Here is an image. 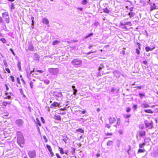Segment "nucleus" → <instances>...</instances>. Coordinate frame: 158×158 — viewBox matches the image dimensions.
<instances>
[{
    "instance_id": "obj_51",
    "label": "nucleus",
    "mask_w": 158,
    "mask_h": 158,
    "mask_svg": "<svg viewBox=\"0 0 158 158\" xmlns=\"http://www.w3.org/2000/svg\"><path fill=\"white\" fill-rule=\"evenodd\" d=\"M5 70L8 73H10V70L9 68H6Z\"/></svg>"
},
{
    "instance_id": "obj_46",
    "label": "nucleus",
    "mask_w": 158,
    "mask_h": 158,
    "mask_svg": "<svg viewBox=\"0 0 158 158\" xmlns=\"http://www.w3.org/2000/svg\"><path fill=\"white\" fill-rule=\"evenodd\" d=\"M124 117L126 118H128L131 117V115L130 114H126Z\"/></svg>"
},
{
    "instance_id": "obj_28",
    "label": "nucleus",
    "mask_w": 158,
    "mask_h": 158,
    "mask_svg": "<svg viewBox=\"0 0 158 158\" xmlns=\"http://www.w3.org/2000/svg\"><path fill=\"white\" fill-rule=\"evenodd\" d=\"M5 19V21L6 22V23H9V17L8 16L6 17Z\"/></svg>"
},
{
    "instance_id": "obj_34",
    "label": "nucleus",
    "mask_w": 158,
    "mask_h": 158,
    "mask_svg": "<svg viewBox=\"0 0 158 158\" xmlns=\"http://www.w3.org/2000/svg\"><path fill=\"white\" fill-rule=\"evenodd\" d=\"M46 147H47V148H48V151L49 152H51V151H52V149L51 148L50 146L47 144L46 145Z\"/></svg>"
},
{
    "instance_id": "obj_61",
    "label": "nucleus",
    "mask_w": 158,
    "mask_h": 158,
    "mask_svg": "<svg viewBox=\"0 0 158 158\" xmlns=\"http://www.w3.org/2000/svg\"><path fill=\"white\" fill-rule=\"evenodd\" d=\"M5 86L6 88V89L7 90H8L9 89V88L7 86V85H5Z\"/></svg>"
},
{
    "instance_id": "obj_11",
    "label": "nucleus",
    "mask_w": 158,
    "mask_h": 158,
    "mask_svg": "<svg viewBox=\"0 0 158 158\" xmlns=\"http://www.w3.org/2000/svg\"><path fill=\"white\" fill-rule=\"evenodd\" d=\"M34 48V47L31 44H30L29 45V46L28 49H26V50L27 52L32 50Z\"/></svg>"
},
{
    "instance_id": "obj_22",
    "label": "nucleus",
    "mask_w": 158,
    "mask_h": 158,
    "mask_svg": "<svg viewBox=\"0 0 158 158\" xmlns=\"http://www.w3.org/2000/svg\"><path fill=\"white\" fill-rule=\"evenodd\" d=\"M35 122L39 126H41V124L40 123V121L37 118H36V120L35 121Z\"/></svg>"
},
{
    "instance_id": "obj_12",
    "label": "nucleus",
    "mask_w": 158,
    "mask_h": 158,
    "mask_svg": "<svg viewBox=\"0 0 158 158\" xmlns=\"http://www.w3.org/2000/svg\"><path fill=\"white\" fill-rule=\"evenodd\" d=\"M59 104L57 102H53L50 106L51 108H53L56 106H58Z\"/></svg>"
},
{
    "instance_id": "obj_3",
    "label": "nucleus",
    "mask_w": 158,
    "mask_h": 158,
    "mask_svg": "<svg viewBox=\"0 0 158 158\" xmlns=\"http://www.w3.org/2000/svg\"><path fill=\"white\" fill-rule=\"evenodd\" d=\"M146 133V131H138L136 134V139H138V137L140 138L142 137L143 139L145 136Z\"/></svg>"
},
{
    "instance_id": "obj_45",
    "label": "nucleus",
    "mask_w": 158,
    "mask_h": 158,
    "mask_svg": "<svg viewBox=\"0 0 158 158\" xmlns=\"http://www.w3.org/2000/svg\"><path fill=\"white\" fill-rule=\"evenodd\" d=\"M131 110V108L128 107L127 108L126 111L127 112H129Z\"/></svg>"
},
{
    "instance_id": "obj_9",
    "label": "nucleus",
    "mask_w": 158,
    "mask_h": 158,
    "mask_svg": "<svg viewBox=\"0 0 158 158\" xmlns=\"http://www.w3.org/2000/svg\"><path fill=\"white\" fill-rule=\"evenodd\" d=\"M109 122L110 124H112L116 122V119L114 118L110 117L109 119Z\"/></svg>"
},
{
    "instance_id": "obj_64",
    "label": "nucleus",
    "mask_w": 158,
    "mask_h": 158,
    "mask_svg": "<svg viewBox=\"0 0 158 158\" xmlns=\"http://www.w3.org/2000/svg\"><path fill=\"white\" fill-rule=\"evenodd\" d=\"M41 121H42V122L43 123H44V118L41 117Z\"/></svg>"
},
{
    "instance_id": "obj_39",
    "label": "nucleus",
    "mask_w": 158,
    "mask_h": 158,
    "mask_svg": "<svg viewBox=\"0 0 158 158\" xmlns=\"http://www.w3.org/2000/svg\"><path fill=\"white\" fill-rule=\"evenodd\" d=\"M145 95L144 94H143L140 93L139 94V96L140 98H142L143 97L145 96Z\"/></svg>"
},
{
    "instance_id": "obj_54",
    "label": "nucleus",
    "mask_w": 158,
    "mask_h": 158,
    "mask_svg": "<svg viewBox=\"0 0 158 158\" xmlns=\"http://www.w3.org/2000/svg\"><path fill=\"white\" fill-rule=\"evenodd\" d=\"M10 50L12 52V54L14 55H15V53H14L13 50L12 49V48H10Z\"/></svg>"
},
{
    "instance_id": "obj_41",
    "label": "nucleus",
    "mask_w": 158,
    "mask_h": 158,
    "mask_svg": "<svg viewBox=\"0 0 158 158\" xmlns=\"http://www.w3.org/2000/svg\"><path fill=\"white\" fill-rule=\"evenodd\" d=\"M59 148L60 149V151L61 153L63 154L64 153V152L63 151V149L62 148L59 147Z\"/></svg>"
},
{
    "instance_id": "obj_52",
    "label": "nucleus",
    "mask_w": 158,
    "mask_h": 158,
    "mask_svg": "<svg viewBox=\"0 0 158 158\" xmlns=\"http://www.w3.org/2000/svg\"><path fill=\"white\" fill-rule=\"evenodd\" d=\"M136 53L138 55H139L140 53V51L137 48L136 49Z\"/></svg>"
},
{
    "instance_id": "obj_19",
    "label": "nucleus",
    "mask_w": 158,
    "mask_h": 158,
    "mask_svg": "<svg viewBox=\"0 0 158 158\" xmlns=\"http://www.w3.org/2000/svg\"><path fill=\"white\" fill-rule=\"evenodd\" d=\"M143 139H144V143H145L146 144L147 142H149L150 140V139L149 138L145 137H144Z\"/></svg>"
},
{
    "instance_id": "obj_10",
    "label": "nucleus",
    "mask_w": 158,
    "mask_h": 158,
    "mask_svg": "<svg viewBox=\"0 0 158 158\" xmlns=\"http://www.w3.org/2000/svg\"><path fill=\"white\" fill-rule=\"evenodd\" d=\"M5 94L7 96V97H6L5 98L9 99L11 98V95H12V94L11 92H10L9 93H6Z\"/></svg>"
},
{
    "instance_id": "obj_7",
    "label": "nucleus",
    "mask_w": 158,
    "mask_h": 158,
    "mask_svg": "<svg viewBox=\"0 0 158 158\" xmlns=\"http://www.w3.org/2000/svg\"><path fill=\"white\" fill-rule=\"evenodd\" d=\"M16 123L17 125L21 126L23 125V122L22 119H19L16 121Z\"/></svg>"
},
{
    "instance_id": "obj_36",
    "label": "nucleus",
    "mask_w": 158,
    "mask_h": 158,
    "mask_svg": "<svg viewBox=\"0 0 158 158\" xmlns=\"http://www.w3.org/2000/svg\"><path fill=\"white\" fill-rule=\"evenodd\" d=\"M87 3V0H83L82 2L81 3L83 5H86Z\"/></svg>"
},
{
    "instance_id": "obj_35",
    "label": "nucleus",
    "mask_w": 158,
    "mask_h": 158,
    "mask_svg": "<svg viewBox=\"0 0 158 158\" xmlns=\"http://www.w3.org/2000/svg\"><path fill=\"white\" fill-rule=\"evenodd\" d=\"M101 64L100 66L98 68V70L99 71L101 70H102L103 68H104V66L103 65V64Z\"/></svg>"
},
{
    "instance_id": "obj_1",
    "label": "nucleus",
    "mask_w": 158,
    "mask_h": 158,
    "mask_svg": "<svg viewBox=\"0 0 158 158\" xmlns=\"http://www.w3.org/2000/svg\"><path fill=\"white\" fill-rule=\"evenodd\" d=\"M17 142L20 146L22 147L25 143V141L23 135L22 133L19 131H18L17 132Z\"/></svg>"
},
{
    "instance_id": "obj_5",
    "label": "nucleus",
    "mask_w": 158,
    "mask_h": 158,
    "mask_svg": "<svg viewBox=\"0 0 158 158\" xmlns=\"http://www.w3.org/2000/svg\"><path fill=\"white\" fill-rule=\"evenodd\" d=\"M27 154L30 158H33L36 156V152L34 150L28 151Z\"/></svg>"
},
{
    "instance_id": "obj_16",
    "label": "nucleus",
    "mask_w": 158,
    "mask_h": 158,
    "mask_svg": "<svg viewBox=\"0 0 158 158\" xmlns=\"http://www.w3.org/2000/svg\"><path fill=\"white\" fill-rule=\"evenodd\" d=\"M72 88L73 89V95H74L75 96H76V93L77 92V90L76 89H75V86H74V85H73L72 86Z\"/></svg>"
},
{
    "instance_id": "obj_29",
    "label": "nucleus",
    "mask_w": 158,
    "mask_h": 158,
    "mask_svg": "<svg viewBox=\"0 0 158 158\" xmlns=\"http://www.w3.org/2000/svg\"><path fill=\"white\" fill-rule=\"evenodd\" d=\"M113 141H109L107 143V145L110 146L112 145Z\"/></svg>"
},
{
    "instance_id": "obj_24",
    "label": "nucleus",
    "mask_w": 158,
    "mask_h": 158,
    "mask_svg": "<svg viewBox=\"0 0 158 158\" xmlns=\"http://www.w3.org/2000/svg\"><path fill=\"white\" fill-rule=\"evenodd\" d=\"M144 111L145 112L147 113H151V114H152L153 113V112L150 109L145 110H144Z\"/></svg>"
},
{
    "instance_id": "obj_63",
    "label": "nucleus",
    "mask_w": 158,
    "mask_h": 158,
    "mask_svg": "<svg viewBox=\"0 0 158 158\" xmlns=\"http://www.w3.org/2000/svg\"><path fill=\"white\" fill-rule=\"evenodd\" d=\"M106 136H108V135H112V134L111 133H107L106 134Z\"/></svg>"
},
{
    "instance_id": "obj_47",
    "label": "nucleus",
    "mask_w": 158,
    "mask_h": 158,
    "mask_svg": "<svg viewBox=\"0 0 158 158\" xmlns=\"http://www.w3.org/2000/svg\"><path fill=\"white\" fill-rule=\"evenodd\" d=\"M43 138L45 140V142H47L48 141V139L46 138V136H44L43 137Z\"/></svg>"
},
{
    "instance_id": "obj_21",
    "label": "nucleus",
    "mask_w": 158,
    "mask_h": 158,
    "mask_svg": "<svg viewBox=\"0 0 158 158\" xmlns=\"http://www.w3.org/2000/svg\"><path fill=\"white\" fill-rule=\"evenodd\" d=\"M114 75L115 76L117 77L119 76V72L117 71H115L114 72Z\"/></svg>"
},
{
    "instance_id": "obj_56",
    "label": "nucleus",
    "mask_w": 158,
    "mask_h": 158,
    "mask_svg": "<svg viewBox=\"0 0 158 158\" xmlns=\"http://www.w3.org/2000/svg\"><path fill=\"white\" fill-rule=\"evenodd\" d=\"M56 156L57 157V158H61V157L59 156L58 153H56Z\"/></svg>"
},
{
    "instance_id": "obj_4",
    "label": "nucleus",
    "mask_w": 158,
    "mask_h": 158,
    "mask_svg": "<svg viewBox=\"0 0 158 158\" xmlns=\"http://www.w3.org/2000/svg\"><path fill=\"white\" fill-rule=\"evenodd\" d=\"M49 72L52 75L57 74L59 72V69L58 68H50L48 69Z\"/></svg>"
},
{
    "instance_id": "obj_62",
    "label": "nucleus",
    "mask_w": 158,
    "mask_h": 158,
    "mask_svg": "<svg viewBox=\"0 0 158 158\" xmlns=\"http://www.w3.org/2000/svg\"><path fill=\"white\" fill-rule=\"evenodd\" d=\"M118 133L120 134H123V131L121 130H119V131H118Z\"/></svg>"
},
{
    "instance_id": "obj_48",
    "label": "nucleus",
    "mask_w": 158,
    "mask_h": 158,
    "mask_svg": "<svg viewBox=\"0 0 158 158\" xmlns=\"http://www.w3.org/2000/svg\"><path fill=\"white\" fill-rule=\"evenodd\" d=\"M106 127H107L108 128H109L110 127V124L106 123Z\"/></svg>"
},
{
    "instance_id": "obj_8",
    "label": "nucleus",
    "mask_w": 158,
    "mask_h": 158,
    "mask_svg": "<svg viewBox=\"0 0 158 158\" xmlns=\"http://www.w3.org/2000/svg\"><path fill=\"white\" fill-rule=\"evenodd\" d=\"M120 25L122 26L127 25H129L130 26H131V22H124V20H123V21H121L120 22Z\"/></svg>"
},
{
    "instance_id": "obj_53",
    "label": "nucleus",
    "mask_w": 158,
    "mask_h": 158,
    "mask_svg": "<svg viewBox=\"0 0 158 158\" xmlns=\"http://www.w3.org/2000/svg\"><path fill=\"white\" fill-rule=\"evenodd\" d=\"M137 105H134V106H133V108H134V110H136L137 108Z\"/></svg>"
},
{
    "instance_id": "obj_14",
    "label": "nucleus",
    "mask_w": 158,
    "mask_h": 158,
    "mask_svg": "<svg viewBox=\"0 0 158 158\" xmlns=\"http://www.w3.org/2000/svg\"><path fill=\"white\" fill-rule=\"evenodd\" d=\"M155 47H153L152 48H151L148 47H145V50L147 52H148V51H152L155 48Z\"/></svg>"
},
{
    "instance_id": "obj_23",
    "label": "nucleus",
    "mask_w": 158,
    "mask_h": 158,
    "mask_svg": "<svg viewBox=\"0 0 158 158\" xmlns=\"http://www.w3.org/2000/svg\"><path fill=\"white\" fill-rule=\"evenodd\" d=\"M135 15V14L134 12H130L128 13V15H129L130 18L134 17Z\"/></svg>"
},
{
    "instance_id": "obj_27",
    "label": "nucleus",
    "mask_w": 158,
    "mask_h": 158,
    "mask_svg": "<svg viewBox=\"0 0 158 158\" xmlns=\"http://www.w3.org/2000/svg\"><path fill=\"white\" fill-rule=\"evenodd\" d=\"M103 12L106 13L108 14L110 12V10L106 8L103 9Z\"/></svg>"
},
{
    "instance_id": "obj_13",
    "label": "nucleus",
    "mask_w": 158,
    "mask_h": 158,
    "mask_svg": "<svg viewBox=\"0 0 158 158\" xmlns=\"http://www.w3.org/2000/svg\"><path fill=\"white\" fill-rule=\"evenodd\" d=\"M54 118L57 120L60 121L61 120V118L60 116L57 114L54 115Z\"/></svg>"
},
{
    "instance_id": "obj_37",
    "label": "nucleus",
    "mask_w": 158,
    "mask_h": 158,
    "mask_svg": "<svg viewBox=\"0 0 158 158\" xmlns=\"http://www.w3.org/2000/svg\"><path fill=\"white\" fill-rule=\"evenodd\" d=\"M45 83L46 84H48L50 82V81L49 80L46 79L44 81Z\"/></svg>"
},
{
    "instance_id": "obj_17",
    "label": "nucleus",
    "mask_w": 158,
    "mask_h": 158,
    "mask_svg": "<svg viewBox=\"0 0 158 158\" xmlns=\"http://www.w3.org/2000/svg\"><path fill=\"white\" fill-rule=\"evenodd\" d=\"M40 58V56L37 53H35L34 55V60H39Z\"/></svg>"
},
{
    "instance_id": "obj_15",
    "label": "nucleus",
    "mask_w": 158,
    "mask_h": 158,
    "mask_svg": "<svg viewBox=\"0 0 158 158\" xmlns=\"http://www.w3.org/2000/svg\"><path fill=\"white\" fill-rule=\"evenodd\" d=\"M151 10L152 11L156 9V6L154 4H151Z\"/></svg>"
},
{
    "instance_id": "obj_58",
    "label": "nucleus",
    "mask_w": 158,
    "mask_h": 158,
    "mask_svg": "<svg viewBox=\"0 0 158 158\" xmlns=\"http://www.w3.org/2000/svg\"><path fill=\"white\" fill-rule=\"evenodd\" d=\"M143 64H144L145 65H147V63H148V62H147V61L146 60H144L143 61Z\"/></svg>"
},
{
    "instance_id": "obj_55",
    "label": "nucleus",
    "mask_w": 158,
    "mask_h": 158,
    "mask_svg": "<svg viewBox=\"0 0 158 158\" xmlns=\"http://www.w3.org/2000/svg\"><path fill=\"white\" fill-rule=\"evenodd\" d=\"M96 52V51H90V52H88V53H87V54H88V55H89V54H90L91 53H94Z\"/></svg>"
},
{
    "instance_id": "obj_49",
    "label": "nucleus",
    "mask_w": 158,
    "mask_h": 158,
    "mask_svg": "<svg viewBox=\"0 0 158 158\" xmlns=\"http://www.w3.org/2000/svg\"><path fill=\"white\" fill-rule=\"evenodd\" d=\"M137 45L138 46V47H139V49H141V48H140V46H141V44H140V43H138V42H137Z\"/></svg>"
},
{
    "instance_id": "obj_25",
    "label": "nucleus",
    "mask_w": 158,
    "mask_h": 158,
    "mask_svg": "<svg viewBox=\"0 0 158 158\" xmlns=\"http://www.w3.org/2000/svg\"><path fill=\"white\" fill-rule=\"evenodd\" d=\"M76 131L77 132H79L81 133H84V130L81 128H79L78 129H77L76 130Z\"/></svg>"
},
{
    "instance_id": "obj_38",
    "label": "nucleus",
    "mask_w": 158,
    "mask_h": 158,
    "mask_svg": "<svg viewBox=\"0 0 158 158\" xmlns=\"http://www.w3.org/2000/svg\"><path fill=\"white\" fill-rule=\"evenodd\" d=\"M17 66H18V68L19 69V70H21V64L20 62H18V64H17Z\"/></svg>"
},
{
    "instance_id": "obj_20",
    "label": "nucleus",
    "mask_w": 158,
    "mask_h": 158,
    "mask_svg": "<svg viewBox=\"0 0 158 158\" xmlns=\"http://www.w3.org/2000/svg\"><path fill=\"white\" fill-rule=\"evenodd\" d=\"M43 22L46 24H48L49 23V21L47 18H44L43 20Z\"/></svg>"
},
{
    "instance_id": "obj_2",
    "label": "nucleus",
    "mask_w": 158,
    "mask_h": 158,
    "mask_svg": "<svg viewBox=\"0 0 158 158\" xmlns=\"http://www.w3.org/2000/svg\"><path fill=\"white\" fill-rule=\"evenodd\" d=\"M71 63L75 67H78L81 66L82 61L79 59H75L72 60Z\"/></svg>"
},
{
    "instance_id": "obj_50",
    "label": "nucleus",
    "mask_w": 158,
    "mask_h": 158,
    "mask_svg": "<svg viewBox=\"0 0 158 158\" xmlns=\"http://www.w3.org/2000/svg\"><path fill=\"white\" fill-rule=\"evenodd\" d=\"M10 77L11 79V80L13 82H14L15 81V79H14V77L13 76H10Z\"/></svg>"
},
{
    "instance_id": "obj_60",
    "label": "nucleus",
    "mask_w": 158,
    "mask_h": 158,
    "mask_svg": "<svg viewBox=\"0 0 158 158\" xmlns=\"http://www.w3.org/2000/svg\"><path fill=\"white\" fill-rule=\"evenodd\" d=\"M17 82L19 83V84H20V80L19 78V77H17Z\"/></svg>"
},
{
    "instance_id": "obj_57",
    "label": "nucleus",
    "mask_w": 158,
    "mask_h": 158,
    "mask_svg": "<svg viewBox=\"0 0 158 158\" xmlns=\"http://www.w3.org/2000/svg\"><path fill=\"white\" fill-rule=\"evenodd\" d=\"M37 72L40 73H42L44 72L43 71H42L41 70H38L37 71Z\"/></svg>"
},
{
    "instance_id": "obj_59",
    "label": "nucleus",
    "mask_w": 158,
    "mask_h": 158,
    "mask_svg": "<svg viewBox=\"0 0 158 158\" xmlns=\"http://www.w3.org/2000/svg\"><path fill=\"white\" fill-rule=\"evenodd\" d=\"M30 85L31 87V88H32V87H33V83H32V82H30Z\"/></svg>"
},
{
    "instance_id": "obj_18",
    "label": "nucleus",
    "mask_w": 158,
    "mask_h": 158,
    "mask_svg": "<svg viewBox=\"0 0 158 158\" xmlns=\"http://www.w3.org/2000/svg\"><path fill=\"white\" fill-rule=\"evenodd\" d=\"M141 106L143 108H147L149 107L150 106L147 103L142 104Z\"/></svg>"
},
{
    "instance_id": "obj_30",
    "label": "nucleus",
    "mask_w": 158,
    "mask_h": 158,
    "mask_svg": "<svg viewBox=\"0 0 158 158\" xmlns=\"http://www.w3.org/2000/svg\"><path fill=\"white\" fill-rule=\"evenodd\" d=\"M117 125L118 126H119L120 125V120L119 118H118L117 119Z\"/></svg>"
},
{
    "instance_id": "obj_32",
    "label": "nucleus",
    "mask_w": 158,
    "mask_h": 158,
    "mask_svg": "<svg viewBox=\"0 0 158 158\" xmlns=\"http://www.w3.org/2000/svg\"><path fill=\"white\" fill-rule=\"evenodd\" d=\"M0 40L3 43H6V41L4 38H2L0 39Z\"/></svg>"
},
{
    "instance_id": "obj_31",
    "label": "nucleus",
    "mask_w": 158,
    "mask_h": 158,
    "mask_svg": "<svg viewBox=\"0 0 158 158\" xmlns=\"http://www.w3.org/2000/svg\"><path fill=\"white\" fill-rule=\"evenodd\" d=\"M60 42V41L58 40H56L54 41L53 43H52V45H55L56 44H57L58 43Z\"/></svg>"
},
{
    "instance_id": "obj_6",
    "label": "nucleus",
    "mask_w": 158,
    "mask_h": 158,
    "mask_svg": "<svg viewBox=\"0 0 158 158\" xmlns=\"http://www.w3.org/2000/svg\"><path fill=\"white\" fill-rule=\"evenodd\" d=\"M145 124L146 127L148 128L149 129H152L153 127L152 123L149 122V121L146 120L144 122Z\"/></svg>"
},
{
    "instance_id": "obj_26",
    "label": "nucleus",
    "mask_w": 158,
    "mask_h": 158,
    "mask_svg": "<svg viewBox=\"0 0 158 158\" xmlns=\"http://www.w3.org/2000/svg\"><path fill=\"white\" fill-rule=\"evenodd\" d=\"M10 103L9 102L4 101L3 102L2 104L3 106H6L7 105H9Z\"/></svg>"
},
{
    "instance_id": "obj_40",
    "label": "nucleus",
    "mask_w": 158,
    "mask_h": 158,
    "mask_svg": "<svg viewBox=\"0 0 158 158\" xmlns=\"http://www.w3.org/2000/svg\"><path fill=\"white\" fill-rule=\"evenodd\" d=\"M2 15L3 17L8 16V15L7 13L5 12H4L2 13Z\"/></svg>"
},
{
    "instance_id": "obj_33",
    "label": "nucleus",
    "mask_w": 158,
    "mask_h": 158,
    "mask_svg": "<svg viewBox=\"0 0 158 158\" xmlns=\"http://www.w3.org/2000/svg\"><path fill=\"white\" fill-rule=\"evenodd\" d=\"M146 145L145 143L144 142L142 143H140L139 144V147L140 148H143V146H144Z\"/></svg>"
},
{
    "instance_id": "obj_42",
    "label": "nucleus",
    "mask_w": 158,
    "mask_h": 158,
    "mask_svg": "<svg viewBox=\"0 0 158 158\" xmlns=\"http://www.w3.org/2000/svg\"><path fill=\"white\" fill-rule=\"evenodd\" d=\"M93 33H91L89 34L88 35H87V36H86L85 37V39H87V38H88L89 37V36L93 35Z\"/></svg>"
},
{
    "instance_id": "obj_44",
    "label": "nucleus",
    "mask_w": 158,
    "mask_h": 158,
    "mask_svg": "<svg viewBox=\"0 0 158 158\" xmlns=\"http://www.w3.org/2000/svg\"><path fill=\"white\" fill-rule=\"evenodd\" d=\"M94 25L95 26H97L99 25V23L98 22H96L94 23Z\"/></svg>"
},
{
    "instance_id": "obj_43",
    "label": "nucleus",
    "mask_w": 158,
    "mask_h": 158,
    "mask_svg": "<svg viewBox=\"0 0 158 158\" xmlns=\"http://www.w3.org/2000/svg\"><path fill=\"white\" fill-rule=\"evenodd\" d=\"M145 151V150H143L141 149H139L138 150V152H143Z\"/></svg>"
}]
</instances>
